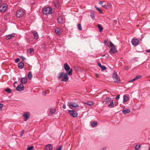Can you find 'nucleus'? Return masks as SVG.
<instances>
[{"label":"nucleus","instance_id":"obj_1","mask_svg":"<svg viewBox=\"0 0 150 150\" xmlns=\"http://www.w3.org/2000/svg\"><path fill=\"white\" fill-rule=\"evenodd\" d=\"M64 67L67 74L71 76L72 73V69L70 68V67L67 63L64 64Z\"/></svg>","mask_w":150,"mask_h":150},{"label":"nucleus","instance_id":"obj_2","mask_svg":"<svg viewBox=\"0 0 150 150\" xmlns=\"http://www.w3.org/2000/svg\"><path fill=\"white\" fill-rule=\"evenodd\" d=\"M113 78L115 82H120V80L116 72H114L113 74Z\"/></svg>","mask_w":150,"mask_h":150},{"label":"nucleus","instance_id":"obj_3","mask_svg":"<svg viewBox=\"0 0 150 150\" xmlns=\"http://www.w3.org/2000/svg\"><path fill=\"white\" fill-rule=\"evenodd\" d=\"M52 9L50 7H47L43 9V13L44 14H49L51 13Z\"/></svg>","mask_w":150,"mask_h":150},{"label":"nucleus","instance_id":"obj_4","mask_svg":"<svg viewBox=\"0 0 150 150\" xmlns=\"http://www.w3.org/2000/svg\"><path fill=\"white\" fill-rule=\"evenodd\" d=\"M7 6L6 4H3L0 6V11L4 13L7 10Z\"/></svg>","mask_w":150,"mask_h":150},{"label":"nucleus","instance_id":"obj_5","mask_svg":"<svg viewBox=\"0 0 150 150\" xmlns=\"http://www.w3.org/2000/svg\"><path fill=\"white\" fill-rule=\"evenodd\" d=\"M24 11L21 9H19L17 11L16 16L18 18L22 17L24 14Z\"/></svg>","mask_w":150,"mask_h":150},{"label":"nucleus","instance_id":"obj_6","mask_svg":"<svg viewBox=\"0 0 150 150\" xmlns=\"http://www.w3.org/2000/svg\"><path fill=\"white\" fill-rule=\"evenodd\" d=\"M68 112L71 115L74 117H76L78 115V113L74 110H69L68 111Z\"/></svg>","mask_w":150,"mask_h":150},{"label":"nucleus","instance_id":"obj_7","mask_svg":"<svg viewBox=\"0 0 150 150\" xmlns=\"http://www.w3.org/2000/svg\"><path fill=\"white\" fill-rule=\"evenodd\" d=\"M67 73H64L63 75V78L61 79V81L67 82L69 80V77Z\"/></svg>","mask_w":150,"mask_h":150},{"label":"nucleus","instance_id":"obj_8","mask_svg":"<svg viewBox=\"0 0 150 150\" xmlns=\"http://www.w3.org/2000/svg\"><path fill=\"white\" fill-rule=\"evenodd\" d=\"M24 86L22 84H20L16 88V90L19 91H21L24 90Z\"/></svg>","mask_w":150,"mask_h":150},{"label":"nucleus","instance_id":"obj_9","mask_svg":"<svg viewBox=\"0 0 150 150\" xmlns=\"http://www.w3.org/2000/svg\"><path fill=\"white\" fill-rule=\"evenodd\" d=\"M23 116L25 118V121H26L30 117V113L28 112H25L23 115Z\"/></svg>","mask_w":150,"mask_h":150},{"label":"nucleus","instance_id":"obj_10","mask_svg":"<svg viewBox=\"0 0 150 150\" xmlns=\"http://www.w3.org/2000/svg\"><path fill=\"white\" fill-rule=\"evenodd\" d=\"M139 42V40L137 39H133L132 40V44L134 46L138 45Z\"/></svg>","mask_w":150,"mask_h":150},{"label":"nucleus","instance_id":"obj_11","mask_svg":"<svg viewBox=\"0 0 150 150\" xmlns=\"http://www.w3.org/2000/svg\"><path fill=\"white\" fill-rule=\"evenodd\" d=\"M69 106H71L74 108L77 107L78 106V105L75 102H70L68 105Z\"/></svg>","mask_w":150,"mask_h":150},{"label":"nucleus","instance_id":"obj_12","mask_svg":"<svg viewBox=\"0 0 150 150\" xmlns=\"http://www.w3.org/2000/svg\"><path fill=\"white\" fill-rule=\"evenodd\" d=\"M15 36V34L13 33L7 35L6 36V40H9Z\"/></svg>","mask_w":150,"mask_h":150},{"label":"nucleus","instance_id":"obj_13","mask_svg":"<svg viewBox=\"0 0 150 150\" xmlns=\"http://www.w3.org/2000/svg\"><path fill=\"white\" fill-rule=\"evenodd\" d=\"M32 33H33V35L34 36L33 39L36 40L38 38V35L37 32L35 31L32 32Z\"/></svg>","mask_w":150,"mask_h":150},{"label":"nucleus","instance_id":"obj_14","mask_svg":"<svg viewBox=\"0 0 150 150\" xmlns=\"http://www.w3.org/2000/svg\"><path fill=\"white\" fill-rule=\"evenodd\" d=\"M27 82V79L26 77L22 78L21 79V82L23 84H25Z\"/></svg>","mask_w":150,"mask_h":150},{"label":"nucleus","instance_id":"obj_15","mask_svg":"<svg viewBox=\"0 0 150 150\" xmlns=\"http://www.w3.org/2000/svg\"><path fill=\"white\" fill-rule=\"evenodd\" d=\"M57 21L58 23L61 24L63 23V20L61 16L58 17L57 19Z\"/></svg>","mask_w":150,"mask_h":150},{"label":"nucleus","instance_id":"obj_16","mask_svg":"<svg viewBox=\"0 0 150 150\" xmlns=\"http://www.w3.org/2000/svg\"><path fill=\"white\" fill-rule=\"evenodd\" d=\"M34 39H33H33L30 38L27 41L30 44H34L35 43V41H34Z\"/></svg>","mask_w":150,"mask_h":150},{"label":"nucleus","instance_id":"obj_17","mask_svg":"<svg viewBox=\"0 0 150 150\" xmlns=\"http://www.w3.org/2000/svg\"><path fill=\"white\" fill-rule=\"evenodd\" d=\"M24 64L23 62H21L18 64V67L20 69H22L23 68Z\"/></svg>","mask_w":150,"mask_h":150},{"label":"nucleus","instance_id":"obj_18","mask_svg":"<svg viewBox=\"0 0 150 150\" xmlns=\"http://www.w3.org/2000/svg\"><path fill=\"white\" fill-rule=\"evenodd\" d=\"M130 110L129 109L125 108L122 110V112L124 114H127L129 113Z\"/></svg>","mask_w":150,"mask_h":150},{"label":"nucleus","instance_id":"obj_19","mask_svg":"<svg viewBox=\"0 0 150 150\" xmlns=\"http://www.w3.org/2000/svg\"><path fill=\"white\" fill-rule=\"evenodd\" d=\"M111 100V98L108 97H107L106 98H105L103 100V103H106L109 102Z\"/></svg>","mask_w":150,"mask_h":150},{"label":"nucleus","instance_id":"obj_20","mask_svg":"<svg viewBox=\"0 0 150 150\" xmlns=\"http://www.w3.org/2000/svg\"><path fill=\"white\" fill-rule=\"evenodd\" d=\"M52 148V146L51 145H47L46 146V150H51Z\"/></svg>","mask_w":150,"mask_h":150},{"label":"nucleus","instance_id":"obj_21","mask_svg":"<svg viewBox=\"0 0 150 150\" xmlns=\"http://www.w3.org/2000/svg\"><path fill=\"white\" fill-rule=\"evenodd\" d=\"M110 51L113 53H114L115 52H117V50H116L115 47H111L110 49Z\"/></svg>","mask_w":150,"mask_h":150},{"label":"nucleus","instance_id":"obj_22","mask_svg":"<svg viewBox=\"0 0 150 150\" xmlns=\"http://www.w3.org/2000/svg\"><path fill=\"white\" fill-rule=\"evenodd\" d=\"M97 27L99 28V31L100 32H102L103 29V28L100 24H98L97 25Z\"/></svg>","mask_w":150,"mask_h":150},{"label":"nucleus","instance_id":"obj_23","mask_svg":"<svg viewBox=\"0 0 150 150\" xmlns=\"http://www.w3.org/2000/svg\"><path fill=\"white\" fill-rule=\"evenodd\" d=\"M84 103L88 106H91L93 104V102L91 101H88L87 102Z\"/></svg>","mask_w":150,"mask_h":150},{"label":"nucleus","instance_id":"obj_24","mask_svg":"<svg viewBox=\"0 0 150 150\" xmlns=\"http://www.w3.org/2000/svg\"><path fill=\"white\" fill-rule=\"evenodd\" d=\"M97 122H91V126L92 127H95L96 126Z\"/></svg>","mask_w":150,"mask_h":150},{"label":"nucleus","instance_id":"obj_25","mask_svg":"<svg viewBox=\"0 0 150 150\" xmlns=\"http://www.w3.org/2000/svg\"><path fill=\"white\" fill-rule=\"evenodd\" d=\"M64 74V72H63L59 73L58 77V79H60L63 76Z\"/></svg>","mask_w":150,"mask_h":150},{"label":"nucleus","instance_id":"obj_26","mask_svg":"<svg viewBox=\"0 0 150 150\" xmlns=\"http://www.w3.org/2000/svg\"><path fill=\"white\" fill-rule=\"evenodd\" d=\"M55 33L58 35H59L61 34V32L60 31V30L59 28H57L55 30Z\"/></svg>","mask_w":150,"mask_h":150},{"label":"nucleus","instance_id":"obj_27","mask_svg":"<svg viewBox=\"0 0 150 150\" xmlns=\"http://www.w3.org/2000/svg\"><path fill=\"white\" fill-rule=\"evenodd\" d=\"M128 100V97L127 96H123V101L126 102Z\"/></svg>","mask_w":150,"mask_h":150},{"label":"nucleus","instance_id":"obj_28","mask_svg":"<svg viewBox=\"0 0 150 150\" xmlns=\"http://www.w3.org/2000/svg\"><path fill=\"white\" fill-rule=\"evenodd\" d=\"M32 75L31 72L30 71L29 72L28 74V78L29 79H31L32 77Z\"/></svg>","mask_w":150,"mask_h":150},{"label":"nucleus","instance_id":"obj_29","mask_svg":"<svg viewBox=\"0 0 150 150\" xmlns=\"http://www.w3.org/2000/svg\"><path fill=\"white\" fill-rule=\"evenodd\" d=\"M55 6L57 8H58L59 6V2L58 1H56L54 3Z\"/></svg>","mask_w":150,"mask_h":150},{"label":"nucleus","instance_id":"obj_30","mask_svg":"<svg viewBox=\"0 0 150 150\" xmlns=\"http://www.w3.org/2000/svg\"><path fill=\"white\" fill-rule=\"evenodd\" d=\"M114 101L113 100H112L110 103V104L108 105V107H109L110 106H111V107H113L114 106Z\"/></svg>","mask_w":150,"mask_h":150},{"label":"nucleus","instance_id":"obj_31","mask_svg":"<svg viewBox=\"0 0 150 150\" xmlns=\"http://www.w3.org/2000/svg\"><path fill=\"white\" fill-rule=\"evenodd\" d=\"M140 147L141 146L140 145H137L135 146V148L136 150H139Z\"/></svg>","mask_w":150,"mask_h":150},{"label":"nucleus","instance_id":"obj_32","mask_svg":"<svg viewBox=\"0 0 150 150\" xmlns=\"http://www.w3.org/2000/svg\"><path fill=\"white\" fill-rule=\"evenodd\" d=\"M34 50L33 48L29 49L28 50V52L31 53L32 52H33Z\"/></svg>","mask_w":150,"mask_h":150},{"label":"nucleus","instance_id":"obj_33","mask_svg":"<svg viewBox=\"0 0 150 150\" xmlns=\"http://www.w3.org/2000/svg\"><path fill=\"white\" fill-rule=\"evenodd\" d=\"M5 91L6 92L8 93H10L11 92V90L9 88H6L5 89Z\"/></svg>","mask_w":150,"mask_h":150},{"label":"nucleus","instance_id":"obj_34","mask_svg":"<svg viewBox=\"0 0 150 150\" xmlns=\"http://www.w3.org/2000/svg\"><path fill=\"white\" fill-rule=\"evenodd\" d=\"M56 110L55 109H54L50 110V112L51 114H53L54 113L56 112Z\"/></svg>","mask_w":150,"mask_h":150},{"label":"nucleus","instance_id":"obj_35","mask_svg":"<svg viewBox=\"0 0 150 150\" xmlns=\"http://www.w3.org/2000/svg\"><path fill=\"white\" fill-rule=\"evenodd\" d=\"M78 28L79 30H82L81 26L80 24H79L78 25Z\"/></svg>","mask_w":150,"mask_h":150},{"label":"nucleus","instance_id":"obj_36","mask_svg":"<svg viewBox=\"0 0 150 150\" xmlns=\"http://www.w3.org/2000/svg\"><path fill=\"white\" fill-rule=\"evenodd\" d=\"M33 148V146H30L28 147L27 148V150H32Z\"/></svg>","mask_w":150,"mask_h":150},{"label":"nucleus","instance_id":"obj_37","mask_svg":"<svg viewBox=\"0 0 150 150\" xmlns=\"http://www.w3.org/2000/svg\"><path fill=\"white\" fill-rule=\"evenodd\" d=\"M100 68H101L102 71H104L106 69V68L104 66L102 65V66H101Z\"/></svg>","mask_w":150,"mask_h":150},{"label":"nucleus","instance_id":"obj_38","mask_svg":"<svg viewBox=\"0 0 150 150\" xmlns=\"http://www.w3.org/2000/svg\"><path fill=\"white\" fill-rule=\"evenodd\" d=\"M62 146H59L57 147L55 150H61L62 149Z\"/></svg>","mask_w":150,"mask_h":150},{"label":"nucleus","instance_id":"obj_39","mask_svg":"<svg viewBox=\"0 0 150 150\" xmlns=\"http://www.w3.org/2000/svg\"><path fill=\"white\" fill-rule=\"evenodd\" d=\"M110 46L111 47H115L114 44H113V43L111 42H110Z\"/></svg>","mask_w":150,"mask_h":150},{"label":"nucleus","instance_id":"obj_40","mask_svg":"<svg viewBox=\"0 0 150 150\" xmlns=\"http://www.w3.org/2000/svg\"><path fill=\"white\" fill-rule=\"evenodd\" d=\"M91 18L93 19L94 18V14L93 13H91Z\"/></svg>","mask_w":150,"mask_h":150},{"label":"nucleus","instance_id":"obj_41","mask_svg":"<svg viewBox=\"0 0 150 150\" xmlns=\"http://www.w3.org/2000/svg\"><path fill=\"white\" fill-rule=\"evenodd\" d=\"M95 8H96V9L98 10V11L100 12V13H101V11H102V10L101 9H100L99 8H98L96 6H95Z\"/></svg>","mask_w":150,"mask_h":150},{"label":"nucleus","instance_id":"obj_42","mask_svg":"<svg viewBox=\"0 0 150 150\" xmlns=\"http://www.w3.org/2000/svg\"><path fill=\"white\" fill-rule=\"evenodd\" d=\"M3 106L4 105L0 103V110H1L2 109Z\"/></svg>","mask_w":150,"mask_h":150},{"label":"nucleus","instance_id":"obj_43","mask_svg":"<svg viewBox=\"0 0 150 150\" xmlns=\"http://www.w3.org/2000/svg\"><path fill=\"white\" fill-rule=\"evenodd\" d=\"M20 61L19 59L18 58H17L15 59V62L16 63H17Z\"/></svg>","mask_w":150,"mask_h":150},{"label":"nucleus","instance_id":"obj_44","mask_svg":"<svg viewBox=\"0 0 150 150\" xmlns=\"http://www.w3.org/2000/svg\"><path fill=\"white\" fill-rule=\"evenodd\" d=\"M128 67L127 66H125L124 67V69L125 70H127L128 69Z\"/></svg>","mask_w":150,"mask_h":150},{"label":"nucleus","instance_id":"obj_45","mask_svg":"<svg viewBox=\"0 0 150 150\" xmlns=\"http://www.w3.org/2000/svg\"><path fill=\"white\" fill-rule=\"evenodd\" d=\"M24 132V131L23 130H22V131L21 132V134H20V135L21 136V137L22 136Z\"/></svg>","mask_w":150,"mask_h":150},{"label":"nucleus","instance_id":"obj_46","mask_svg":"<svg viewBox=\"0 0 150 150\" xmlns=\"http://www.w3.org/2000/svg\"><path fill=\"white\" fill-rule=\"evenodd\" d=\"M120 95H118L117 96H116V99L117 100H118L119 98H120Z\"/></svg>","mask_w":150,"mask_h":150},{"label":"nucleus","instance_id":"obj_47","mask_svg":"<svg viewBox=\"0 0 150 150\" xmlns=\"http://www.w3.org/2000/svg\"><path fill=\"white\" fill-rule=\"evenodd\" d=\"M141 77V76L140 75L137 76H136V77H135V78L136 79V80H137L139 78H140Z\"/></svg>","mask_w":150,"mask_h":150},{"label":"nucleus","instance_id":"obj_48","mask_svg":"<svg viewBox=\"0 0 150 150\" xmlns=\"http://www.w3.org/2000/svg\"><path fill=\"white\" fill-rule=\"evenodd\" d=\"M98 66L100 67V68L101 67V66H102V65H101V64L100 63L98 62Z\"/></svg>","mask_w":150,"mask_h":150},{"label":"nucleus","instance_id":"obj_49","mask_svg":"<svg viewBox=\"0 0 150 150\" xmlns=\"http://www.w3.org/2000/svg\"><path fill=\"white\" fill-rule=\"evenodd\" d=\"M136 79H135V78H134V79H132V80H130L129 81V82H132L134 81H135V80H136Z\"/></svg>","mask_w":150,"mask_h":150},{"label":"nucleus","instance_id":"obj_50","mask_svg":"<svg viewBox=\"0 0 150 150\" xmlns=\"http://www.w3.org/2000/svg\"><path fill=\"white\" fill-rule=\"evenodd\" d=\"M21 58L23 60H24L25 59V58L22 56L21 57Z\"/></svg>","mask_w":150,"mask_h":150},{"label":"nucleus","instance_id":"obj_51","mask_svg":"<svg viewBox=\"0 0 150 150\" xmlns=\"http://www.w3.org/2000/svg\"><path fill=\"white\" fill-rule=\"evenodd\" d=\"M42 94L43 95H45L46 94V91H43Z\"/></svg>","mask_w":150,"mask_h":150},{"label":"nucleus","instance_id":"obj_52","mask_svg":"<svg viewBox=\"0 0 150 150\" xmlns=\"http://www.w3.org/2000/svg\"><path fill=\"white\" fill-rule=\"evenodd\" d=\"M103 2H104V1H99V4H100V5H102Z\"/></svg>","mask_w":150,"mask_h":150},{"label":"nucleus","instance_id":"obj_53","mask_svg":"<svg viewBox=\"0 0 150 150\" xmlns=\"http://www.w3.org/2000/svg\"><path fill=\"white\" fill-rule=\"evenodd\" d=\"M107 6H109V7L111 6V4H110L109 3H108L107 4Z\"/></svg>","mask_w":150,"mask_h":150},{"label":"nucleus","instance_id":"obj_54","mask_svg":"<svg viewBox=\"0 0 150 150\" xmlns=\"http://www.w3.org/2000/svg\"><path fill=\"white\" fill-rule=\"evenodd\" d=\"M62 107L63 108L65 109L66 108V105H63Z\"/></svg>","mask_w":150,"mask_h":150},{"label":"nucleus","instance_id":"obj_55","mask_svg":"<svg viewBox=\"0 0 150 150\" xmlns=\"http://www.w3.org/2000/svg\"><path fill=\"white\" fill-rule=\"evenodd\" d=\"M146 51L147 52H150V50H146Z\"/></svg>","mask_w":150,"mask_h":150},{"label":"nucleus","instance_id":"obj_56","mask_svg":"<svg viewBox=\"0 0 150 150\" xmlns=\"http://www.w3.org/2000/svg\"><path fill=\"white\" fill-rule=\"evenodd\" d=\"M107 42V41L106 40H105L104 41V43L105 44H106V43Z\"/></svg>","mask_w":150,"mask_h":150},{"label":"nucleus","instance_id":"obj_57","mask_svg":"<svg viewBox=\"0 0 150 150\" xmlns=\"http://www.w3.org/2000/svg\"><path fill=\"white\" fill-rule=\"evenodd\" d=\"M96 77L97 78H98V77H99V75L98 74H96Z\"/></svg>","mask_w":150,"mask_h":150},{"label":"nucleus","instance_id":"obj_58","mask_svg":"<svg viewBox=\"0 0 150 150\" xmlns=\"http://www.w3.org/2000/svg\"><path fill=\"white\" fill-rule=\"evenodd\" d=\"M103 150H105V147H103Z\"/></svg>","mask_w":150,"mask_h":150},{"label":"nucleus","instance_id":"obj_59","mask_svg":"<svg viewBox=\"0 0 150 150\" xmlns=\"http://www.w3.org/2000/svg\"><path fill=\"white\" fill-rule=\"evenodd\" d=\"M16 83V82H15L14 83V86H15V84Z\"/></svg>","mask_w":150,"mask_h":150},{"label":"nucleus","instance_id":"obj_60","mask_svg":"<svg viewBox=\"0 0 150 150\" xmlns=\"http://www.w3.org/2000/svg\"><path fill=\"white\" fill-rule=\"evenodd\" d=\"M102 6L104 7H105V5H102Z\"/></svg>","mask_w":150,"mask_h":150},{"label":"nucleus","instance_id":"obj_61","mask_svg":"<svg viewBox=\"0 0 150 150\" xmlns=\"http://www.w3.org/2000/svg\"><path fill=\"white\" fill-rule=\"evenodd\" d=\"M149 150H150V147L149 148Z\"/></svg>","mask_w":150,"mask_h":150},{"label":"nucleus","instance_id":"obj_62","mask_svg":"<svg viewBox=\"0 0 150 150\" xmlns=\"http://www.w3.org/2000/svg\"><path fill=\"white\" fill-rule=\"evenodd\" d=\"M105 54L103 55V57H104V56H105Z\"/></svg>","mask_w":150,"mask_h":150},{"label":"nucleus","instance_id":"obj_63","mask_svg":"<svg viewBox=\"0 0 150 150\" xmlns=\"http://www.w3.org/2000/svg\"><path fill=\"white\" fill-rule=\"evenodd\" d=\"M75 67L77 68V67L76 66V67H74V68H75Z\"/></svg>","mask_w":150,"mask_h":150},{"label":"nucleus","instance_id":"obj_64","mask_svg":"<svg viewBox=\"0 0 150 150\" xmlns=\"http://www.w3.org/2000/svg\"><path fill=\"white\" fill-rule=\"evenodd\" d=\"M149 81H150V79L149 80Z\"/></svg>","mask_w":150,"mask_h":150}]
</instances>
